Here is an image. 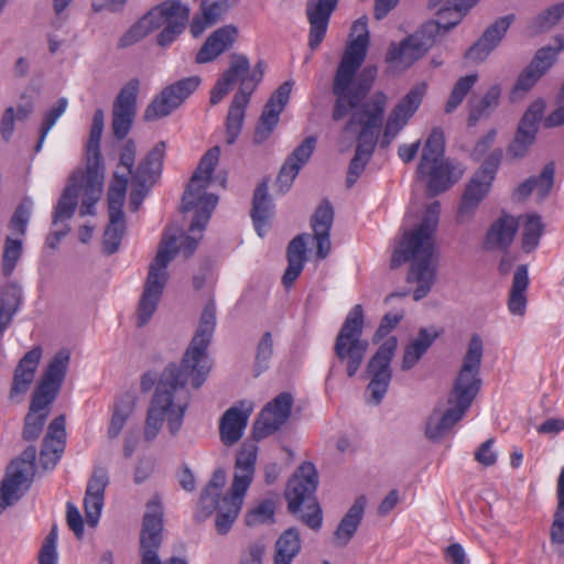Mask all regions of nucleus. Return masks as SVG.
Segmentation results:
<instances>
[{
	"mask_svg": "<svg viewBox=\"0 0 564 564\" xmlns=\"http://www.w3.org/2000/svg\"><path fill=\"white\" fill-rule=\"evenodd\" d=\"M216 327V305L209 301L200 315L199 325L184 352L181 365H169L159 379L155 393L148 409L144 438L153 441L166 421L172 435L181 430L191 394V384L198 389L206 381L213 362L207 352Z\"/></svg>",
	"mask_w": 564,
	"mask_h": 564,
	"instance_id": "1",
	"label": "nucleus"
},
{
	"mask_svg": "<svg viewBox=\"0 0 564 564\" xmlns=\"http://www.w3.org/2000/svg\"><path fill=\"white\" fill-rule=\"evenodd\" d=\"M367 21V17L364 15L354 22L350 33L354 37L348 42L334 76L333 94L336 100L332 116L335 121L358 109L357 106L368 94L377 74L375 67H366L357 75L369 45Z\"/></svg>",
	"mask_w": 564,
	"mask_h": 564,
	"instance_id": "2",
	"label": "nucleus"
},
{
	"mask_svg": "<svg viewBox=\"0 0 564 564\" xmlns=\"http://www.w3.org/2000/svg\"><path fill=\"white\" fill-rule=\"evenodd\" d=\"M482 354V339L478 334H474L469 339L462 366L448 394L449 408L444 412L434 410L427 419L425 427L427 438L437 440L444 436L463 419L471 405L482 384L480 378Z\"/></svg>",
	"mask_w": 564,
	"mask_h": 564,
	"instance_id": "3",
	"label": "nucleus"
},
{
	"mask_svg": "<svg viewBox=\"0 0 564 564\" xmlns=\"http://www.w3.org/2000/svg\"><path fill=\"white\" fill-rule=\"evenodd\" d=\"M440 213V202L429 204L419 226L405 236L401 245L403 259L411 261L408 282L415 284L414 301L426 297L437 279L440 254L435 237Z\"/></svg>",
	"mask_w": 564,
	"mask_h": 564,
	"instance_id": "4",
	"label": "nucleus"
},
{
	"mask_svg": "<svg viewBox=\"0 0 564 564\" xmlns=\"http://www.w3.org/2000/svg\"><path fill=\"white\" fill-rule=\"evenodd\" d=\"M205 228L206 226L202 229H195L192 231L191 225V234H184L181 236L180 246H177L176 236L169 234L164 235L159 246L156 256L149 267L144 290L139 302L137 316V325L139 327L148 324L156 311L158 304L167 282L169 263L173 260L178 251H181L185 258L191 257L197 249L198 243L203 238V231Z\"/></svg>",
	"mask_w": 564,
	"mask_h": 564,
	"instance_id": "5",
	"label": "nucleus"
},
{
	"mask_svg": "<svg viewBox=\"0 0 564 564\" xmlns=\"http://www.w3.org/2000/svg\"><path fill=\"white\" fill-rule=\"evenodd\" d=\"M386 102L387 97L383 94L375 95L352 112L345 127L347 132H358L356 152L350 161L346 178L348 187H351L364 172L378 142L383 123Z\"/></svg>",
	"mask_w": 564,
	"mask_h": 564,
	"instance_id": "6",
	"label": "nucleus"
},
{
	"mask_svg": "<svg viewBox=\"0 0 564 564\" xmlns=\"http://www.w3.org/2000/svg\"><path fill=\"white\" fill-rule=\"evenodd\" d=\"M70 360L67 349L58 350L47 367L35 388L30 404V411L25 416L23 438L26 441L36 440L43 431L50 413V406L57 398Z\"/></svg>",
	"mask_w": 564,
	"mask_h": 564,
	"instance_id": "7",
	"label": "nucleus"
},
{
	"mask_svg": "<svg viewBox=\"0 0 564 564\" xmlns=\"http://www.w3.org/2000/svg\"><path fill=\"white\" fill-rule=\"evenodd\" d=\"M445 135L441 128L432 129L416 169L417 177L425 183L429 196L440 195L457 183L465 167L458 161L444 156Z\"/></svg>",
	"mask_w": 564,
	"mask_h": 564,
	"instance_id": "8",
	"label": "nucleus"
},
{
	"mask_svg": "<svg viewBox=\"0 0 564 564\" xmlns=\"http://www.w3.org/2000/svg\"><path fill=\"white\" fill-rule=\"evenodd\" d=\"M189 12V7L181 0H165L152 8L121 36L119 47L131 46L162 26L156 41L160 46H167L184 31Z\"/></svg>",
	"mask_w": 564,
	"mask_h": 564,
	"instance_id": "9",
	"label": "nucleus"
},
{
	"mask_svg": "<svg viewBox=\"0 0 564 564\" xmlns=\"http://www.w3.org/2000/svg\"><path fill=\"white\" fill-rule=\"evenodd\" d=\"M257 456L258 447L254 443H243L237 454L231 492L221 497L215 509V525L221 535L229 532L241 510L245 495L254 476Z\"/></svg>",
	"mask_w": 564,
	"mask_h": 564,
	"instance_id": "10",
	"label": "nucleus"
},
{
	"mask_svg": "<svg viewBox=\"0 0 564 564\" xmlns=\"http://www.w3.org/2000/svg\"><path fill=\"white\" fill-rule=\"evenodd\" d=\"M220 148L218 145L213 147L203 155L183 194L182 212H195L192 220V231L207 226L217 206L218 196L208 193L207 188L212 182V176L218 164Z\"/></svg>",
	"mask_w": 564,
	"mask_h": 564,
	"instance_id": "11",
	"label": "nucleus"
},
{
	"mask_svg": "<svg viewBox=\"0 0 564 564\" xmlns=\"http://www.w3.org/2000/svg\"><path fill=\"white\" fill-rule=\"evenodd\" d=\"M137 145L131 139L127 140L120 150L119 165L131 175L130 208L135 212L149 194L151 187L161 175L165 143L158 142L145 158L134 169Z\"/></svg>",
	"mask_w": 564,
	"mask_h": 564,
	"instance_id": "12",
	"label": "nucleus"
},
{
	"mask_svg": "<svg viewBox=\"0 0 564 564\" xmlns=\"http://www.w3.org/2000/svg\"><path fill=\"white\" fill-rule=\"evenodd\" d=\"M104 124V111L97 109L93 117L89 139L86 145V169L82 175L85 189V198L80 209L82 215H95V205L102 193L105 167L100 152V140Z\"/></svg>",
	"mask_w": 564,
	"mask_h": 564,
	"instance_id": "13",
	"label": "nucleus"
},
{
	"mask_svg": "<svg viewBox=\"0 0 564 564\" xmlns=\"http://www.w3.org/2000/svg\"><path fill=\"white\" fill-rule=\"evenodd\" d=\"M264 68L265 64L263 61H259L251 69L250 62L246 55L232 54L229 67L217 79L210 91V104L213 106L218 105L237 83H239V88L234 96L242 95L245 100H250L253 91L263 78Z\"/></svg>",
	"mask_w": 564,
	"mask_h": 564,
	"instance_id": "14",
	"label": "nucleus"
},
{
	"mask_svg": "<svg viewBox=\"0 0 564 564\" xmlns=\"http://www.w3.org/2000/svg\"><path fill=\"white\" fill-rule=\"evenodd\" d=\"M364 329V311L356 304L348 313L335 340V355L346 366L348 377H354L366 354L368 341L361 338Z\"/></svg>",
	"mask_w": 564,
	"mask_h": 564,
	"instance_id": "15",
	"label": "nucleus"
},
{
	"mask_svg": "<svg viewBox=\"0 0 564 564\" xmlns=\"http://www.w3.org/2000/svg\"><path fill=\"white\" fill-rule=\"evenodd\" d=\"M318 484V476L315 466L310 463H303L289 480L285 498L288 500V509L295 513L303 505L313 509L312 513L303 517L305 523L314 530L322 525V511L316 503L315 491Z\"/></svg>",
	"mask_w": 564,
	"mask_h": 564,
	"instance_id": "16",
	"label": "nucleus"
},
{
	"mask_svg": "<svg viewBox=\"0 0 564 564\" xmlns=\"http://www.w3.org/2000/svg\"><path fill=\"white\" fill-rule=\"evenodd\" d=\"M36 447L28 446L11 462L0 487V513L17 502L30 488L35 473Z\"/></svg>",
	"mask_w": 564,
	"mask_h": 564,
	"instance_id": "17",
	"label": "nucleus"
},
{
	"mask_svg": "<svg viewBox=\"0 0 564 564\" xmlns=\"http://www.w3.org/2000/svg\"><path fill=\"white\" fill-rule=\"evenodd\" d=\"M163 506L159 496L152 497L145 505L140 534L141 564H188L185 560L172 557L161 563L158 550L162 542Z\"/></svg>",
	"mask_w": 564,
	"mask_h": 564,
	"instance_id": "18",
	"label": "nucleus"
},
{
	"mask_svg": "<svg viewBox=\"0 0 564 564\" xmlns=\"http://www.w3.org/2000/svg\"><path fill=\"white\" fill-rule=\"evenodd\" d=\"M441 32H443L442 22L432 20L403 39L398 45L390 43V68L392 65L406 68L421 59L434 45Z\"/></svg>",
	"mask_w": 564,
	"mask_h": 564,
	"instance_id": "19",
	"label": "nucleus"
},
{
	"mask_svg": "<svg viewBox=\"0 0 564 564\" xmlns=\"http://www.w3.org/2000/svg\"><path fill=\"white\" fill-rule=\"evenodd\" d=\"M199 76L182 78L164 87L144 112L147 121L167 117L177 109L200 85Z\"/></svg>",
	"mask_w": 564,
	"mask_h": 564,
	"instance_id": "20",
	"label": "nucleus"
},
{
	"mask_svg": "<svg viewBox=\"0 0 564 564\" xmlns=\"http://www.w3.org/2000/svg\"><path fill=\"white\" fill-rule=\"evenodd\" d=\"M545 110V101L542 98L530 104L519 121L513 140L507 149V153L513 159L523 158L529 148L534 143L539 130V123Z\"/></svg>",
	"mask_w": 564,
	"mask_h": 564,
	"instance_id": "21",
	"label": "nucleus"
},
{
	"mask_svg": "<svg viewBox=\"0 0 564 564\" xmlns=\"http://www.w3.org/2000/svg\"><path fill=\"white\" fill-rule=\"evenodd\" d=\"M140 82L138 78L130 79L119 91L112 109V133L116 139H124L132 127L137 113V97Z\"/></svg>",
	"mask_w": 564,
	"mask_h": 564,
	"instance_id": "22",
	"label": "nucleus"
},
{
	"mask_svg": "<svg viewBox=\"0 0 564 564\" xmlns=\"http://www.w3.org/2000/svg\"><path fill=\"white\" fill-rule=\"evenodd\" d=\"M293 405V397L289 392H282L259 413L253 425V436L262 440L275 433L289 420Z\"/></svg>",
	"mask_w": 564,
	"mask_h": 564,
	"instance_id": "23",
	"label": "nucleus"
},
{
	"mask_svg": "<svg viewBox=\"0 0 564 564\" xmlns=\"http://www.w3.org/2000/svg\"><path fill=\"white\" fill-rule=\"evenodd\" d=\"M293 83H282L265 102L259 122L254 129L253 141L261 144L267 141L280 121V116L290 100Z\"/></svg>",
	"mask_w": 564,
	"mask_h": 564,
	"instance_id": "24",
	"label": "nucleus"
},
{
	"mask_svg": "<svg viewBox=\"0 0 564 564\" xmlns=\"http://www.w3.org/2000/svg\"><path fill=\"white\" fill-rule=\"evenodd\" d=\"M365 377L369 383L365 391V402L378 405L388 392V341L380 344L377 352L370 358Z\"/></svg>",
	"mask_w": 564,
	"mask_h": 564,
	"instance_id": "25",
	"label": "nucleus"
},
{
	"mask_svg": "<svg viewBox=\"0 0 564 564\" xmlns=\"http://www.w3.org/2000/svg\"><path fill=\"white\" fill-rule=\"evenodd\" d=\"M252 411L253 403L249 400H241L225 411L219 421V435L224 445L232 446L241 440Z\"/></svg>",
	"mask_w": 564,
	"mask_h": 564,
	"instance_id": "26",
	"label": "nucleus"
},
{
	"mask_svg": "<svg viewBox=\"0 0 564 564\" xmlns=\"http://www.w3.org/2000/svg\"><path fill=\"white\" fill-rule=\"evenodd\" d=\"M514 20L516 15L513 13L498 18L484 31L478 41L467 50L465 57L474 62L485 61L499 45Z\"/></svg>",
	"mask_w": 564,
	"mask_h": 564,
	"instance_id": "27",
	"label": "nucleus"
},
{
	"mask_svg": "<svg viewBox=\"0 0 564 564\" xmlns=\"http://www.w3.org/2000/svg\"><path fill=\"white\" fill-rule=\"evenodd\" d=\"M109 485V475L106 468L95 467L87 482L84 497V510L87 523L95 527L100 518L105 505V491Z\"/></svg>",
	"mask_w": 564,
	"mask_h": 564,
	"instance_id": "28",
	"label": "nucleus"
},
{
	"mask_svg": "<svg viewBox=\"0 0 564 564\" xmlns=\"http://www.w3.org/2000/svg\"><path fill=\"white\" fill-rule=\"evenodd\" d=\"M338 0H307L306 17L310 23L308 46L316 50L323 42L332 13L336 9Z\"/></svg>",
	"mask_w": 564,
	"mask_h": 564,
	"instance_id": "29",
	"label": "nucleus"
},
{
	"mask_svg": "<svg viewBox=\"0 0 564 564\" xmlns=\"http://www.w3.org/2000/svg\"><path fill=\"white\" fill-rule=\"evenodd\" d=\"M65 417L59 415L48 425L40 452V463L44 469H53L65 449Z\"/></svg>",
	"mask_w": 564,
	"mask_h": 564,
	"instance_id": "30",
	"label": "nucleus"
},
{
	"mask_svg": "<svg viewBox=\"0 0 564 564\" xmlns=\"http://www.w3.org/2000/svg\"><path fill=\"white\" fill-rule=\"evenodd\" d=\"M316 139L305 138L288 156L276 178V185L282 193L288 192L302 166L310 160L315 149Z\"/></svg>",
	"mask_w": 564,
	"mask_h": 564,
	"instance_id": "31",
	"label": "nucleus"
},
{
	"mask_svg": "<svg viewBox=\"0 0 564 564\" xmlns=\"http://www.w3.org/2000/svg\"><path fill=\"white\" fill-rule=\"evenodd\" d=\"M84 174L83 171L78 170L75 171L68 181L67 186L64 188L55 208L53 212V219L52 224L53 226H57L59 223H64L68 219H70L76 210V207L78 205V197L82 195V202L85 198V189L83 186V178L82 175ZM83 206V203L80 204ZM82 207H79V210ZM82 215V213L79 212Z\"/></svg>",
	"mask_w": 564,
	"mask_h": 564,
	"instance_id": "32",
	"label": "nucleus"
},
{
	"mask_svg": "<svg viewBox=\"0 0 564 564\" xmlns=\"http://www.w3.org/2000/svg\"><path fill=\"white\" fill-rule=\"evenodd\" d=\"M334 223V209L328 200H324L312 216L311 226L316 242V257L325 259L332 249L330 229Z\"/></svg>",
	"mask_w": 564,
	"mask_h": 564,
	"instance_id": "33",
	"label": "nucleus"
},
{
	"mask_svg": "<svg viewBox=\"0 0 564 564\" xmlns=\"http://www.w3.org/2000/svg\"><path fill=\"white\" fill-rule=\"evenodd\" d=\"M41 357L42 348L41 346H35L20 359L13 372V380L10 390L11 399L28 392L34 380Z\"/></svg>",
	"mask_w": 564,
	"mask_h": 564,
	"instance_id": "34",
	"label": "nucleus"
},
{
	"mask_svg": "<svg viewBox=\"0 0 564 564\" xmlns=\"http://www.w3.org/2000/svg\"><path fill=\"white\" fill-rule=\"evenodd\" d=\"M491 185L492 184L481 180L480 177H477V175H473L463 192L460 204L458 206V224H464L473 217L479 204L488 195Z\"/></svg>",
	"mask_w": 564,
	"mask_h": 564,
	"instance_id": "35",
	"label": "nucleus"
},
{
	"mask_svg": "<svg viewBox=\"0 0 564 564\" xmlns=\"http://www.w3.org/2000/svg\"><path fill=\"white\" fill-rule=\"evenodd\" d=\"M237 29L234 25H225L213 32L196 54V62L205 64L214 61L235 42Z\"/></svg>",
	"mask_w": 564,
	"mask_h": 564,
	"instance_id": "36",
	"label": "nucleus"
},
{
	"mask_svg": "<svg viewBox=\"0 0 564 564\" xmlns=\"http://www.w3.org/2000/svg\"><path fill=\"white\" fill-rule=\"evenodd\" d=\"M238 0H202V17H195L191 23V33L199 36L206 28L218 22Z\"/></svg>",
	"mask_w": 564,
	"mask_h": 564,
	"instance_id": "37",
	"label": "nucleus"
},
{
	"mask_svg": "<svg viewBox=\"0 0 564 564\" xmlns=\"http://www.w3.org/2000/svg\"><path fill=\"white\" fill-rule=\"evenodd\" d=\"M423 91L411 89L390 112V141L405 127L422 102Z\"/></svg>",
	"mask_w": 564,
	"mask_h": 564,
	"instance_id": "38",
	"label": "nucleus"
},
{
	"mask_svg": "<svg viewBox=\"0 0 564 564\" xmlns=\"http://www.w3.org/2000/svg\"><path fill=\"white\" fill-rule=\"evenodd\" d=\"M308 238V234L297 235L288 246V267L282 276V282L285 288L292 286L303 271L306 261V246Z\"/></svg>",
	"mask_w": 564,
	"mask_h": 564,
	"instance_id": "39",
	"label": "nucleus"
},
{
	"mask_svg": "<svg viewBox=\"0 0 564 564\" xmlns=\"http://www.w3.org/2000/svg\"><path fill=\"white\" fill-rule=\"evenodd\" d=\"M273 215V204L268 194V183H260L253 194L251 218L254 229L260 237H263L270 225Z\"/></svg>",
	"mask_w": 564,
	"mask_h": 564,
	"instance_id": "40",
	"label": "nucleus"
},
{
	"mask_svg": "<svg viewBox=\"0 0 564 564\" xmlns=\"http://www.w3.org/2000/svg\"><path fill=\"white\" fill-rule=\"evenodd\" d=\"M518 226V220L514 217L509 215L501 216L488 230L485 241L486 247L488 249L495 247L507 249L513 241Z\"/></svg>",
	"mask_w": 564,
	"mask_h": 564,
	"instance_id": "41",
	"label": "nucleus"
},
{
	"mask_svg": "<svg viewBox=\"0 0 564 564\" xmlns=\"http://www.w3.org/2000/svg\"><path fill=\"white\" fill-rule=\"evenodd\" d=\"M529 283L528 265L520 264L514 271L509 292L508 308L511 314L519 316L524 315L528 303L525 292Z\"/></svg>",
	"mask_w": 564,
	"mask_h": 564,
	"instance_id": "42",
	"label": "nucleus"
},
{
	"mask_svg": "<svg viewBox=\"0 0 564 564\" xmlns=\"http://www.w3.org/2000/svg\"><path fill=\"white\" fill-rule=\"evenodd\" d=\"M501 87L495 84L489 87L481 98L469 100L468 126L474 127L482 118H488L499 106Z\"/></svg>",
	"mask_w": 564,
	"mask_h": 564,
	"instance_id": "43",
	"label": "nucleus"
},
{
	"mask_svg": "<svg viewBox=\"0 0 564 564\" xmlns=\"http://www.w3.org/2000/svg\"><path fill=\"white\" fill-rule=\"evenodd\" d=\"M365 506L366 498L361 496L357 498L354 505L348 509L335 531V541L337 545H346L354 536L362 519Z\"/></svg>",
	"mask_w": 564,
	"mask_h": 564,
	"instance_id": "44",
	"label": "nucleus"
},
{
	"mask_svg": "<svg viewBox=\"0 0 564 564\" xmlns=\"http://www.w3.org/2000/svg\"><path fill=\"white\" fill-rule=\"evenodd\" d=\"M440 336V332L434 327L421 328L416 338L410 341L404 350L402 369H411L432 346V344Z\"/></svg>",
	"mask_w": 564,
	"mask_h": 564,
	"instance_id": "45",
	"label": "nucleus"
},
{
	"mask_svg": "<svg viewBox=\"0 0 564 564\" xmlns=\"http://www.w3.org/2000/svg\"><path fill=\"white\" fill-rule=\"evenodd\" d=\"M440 336V332L434 327L421 328L416 338L410 341L404 350L402 369H411L432 346V344Z\"/></svg>",
	"mask_w": 564,
	"mask_h": 564,
	"instance_id": "46",
	"label": "nucleus"
},
{
	"mask_svg": "<svg viewBox=\"0 0 564 564\" xmlns=\"http://www.w3.org/2000/svg\"><path fill=\"white\" fill-rule=\"evenodd\" d=\"M440 336V332L434 327L421 328L416 338L410 341L404 350L402 369H411L432 346V344Z\"/></svg>",
	"mask_w": 564,
	"mask_h": 564,
	"instance_id": "47",
	"label": "nucleus"
},
{
	"mask_svg": "<svg viewBox=\"0 0 564 564\" xmlns=\"http://www.w3.org/2000/svg\"><path fill=\"white\" fill-rule=\"evenodd\" d=\"M250 100L234 96L226 117V143L231 145L238 139L245 122L246 109Z\"/></svg>",
	"mask_w": 564,
	"mask_h": 564,
	"instance_id": "48",
	"label": "nucleus"
},
{
	"mask_svg": "<svg viewBox=\"0 0 564 564\" xmlns=\"http://www.w3.org/2000/svg\"><path fill=\"white\" fill-rule=\"evenodd\" d=\"M301 551V538L295 528L285 530L275 542L274 564H291Z\"/></svg>",
	"mask_w": 564,
	"mask_h": 564,
	"instance_id": "49",
	"label": "nucleus"
},
{
	"mask_svg": "<svg viewBox=\"0 0 564 564\" xmlns=\"http://www.w3.org/2000/svg\"><path fill=\"white\" fill-rule=\"evenodd\" d=\"M226 482V474L223 469H217L214 471L209 482L202 491L198 507L203 511L204 516L212 514L216 507L217 501L221 500L220 491Z\"/></svg>",
	"mask_w": 564,
	"mask_h": 564,
	"instance_id": "50",
	"label": "nucleus"
},
{
	"mask_svg": "<svg viewBox=\"0 0 564 564\" xmlns=\"http://www.w3.org/2000/svg\"><path fill=\"white\" fill-rule=\"evenodd\" d=\"M564 17V1L555 3L534 17L528 24L531 35H539L550 31Z\"/></svg>",
	"mask_w": 564,
	"mask_h": 564,
	"instance_id": "51",
	"label": "nucleus"
},
{
	"mask_svg": "<svg viewBox=\"0 0 564 564\" xmlns=\"http://www.w3.org/2000/svg\"><path fill=\"white\" fill-rule=\"evenodd\" d=\"M555 46L546 45L536 51L529 65L538 70L542 76L552 67L558 53L564 50V36L557 34L554 36Z\"/></svg>",
	"mask_w": 564,
	"mask_h": 564,
	"instance_id": "52",
	"label": "nucleus"
},
{
	"mask_svg": "<svg viewBox=\"0 0 564 564\" xmlns=\"http://www.w3.org/2000/svg\"><path fill=\"white\" fill-rule=\"evenodd\" d=\"M67 107L68 99L66 97H61L54 105H52L44 112L43 120L40 127L39 140L34 148L35 153H39L42 150L47 134L50 133L51 129L55 126L57 120L65 113Z\"/></svg>",
	"mask_w": 564,
	"mask_h": 564,
	"instance_id": "53",
	"label": "nucleus"
},
{
	"mask_svg": "<svg viewBox=\"0 0 564 564\" xmlns=\"http://www.w3.org/2000/svg\"><path fill=\"white\" fill-rule=\"evenodd\" d=\"M135 404V397L127 394L116 403L108 427V436L116 438L122 431L128 417L132 414Z\"/></svg>",
	"mask_w": 564,
	"mask_h": 564,
	"instance_id": "54",
	"label": "nucleus"
},
{
	"mask_svg": "<svg viewBox=\"0 0 564 564\" xmlns=\"http://www.w3.org/2000/svg\"><path fill=\"white\" fill-rule=\"evenodd\" d=\"M126 231L124 216H109V224L104 232V251L108 256L118 251Z\"/></svg>",
	"mask_w": 564,
	"mask_h": 564,
	"instance_id": "55",
	"label": "nucleus"
},
{
	"mask_svg": "<svg viewBox=\"0 0 564 564\" xmlns=\"http://www.w3.org/2000/svg\"><path fill=\"white\" fill-rule=\"evenodd\" d=\"M544 231V224L540 215L531 214L527 216L522 232V249L530 253L536 249Z\"/></svg>",
	"mask_w": 564,
	"mask_h": 564,
	"instance_id": "56",
	"label": "nucleus"
},
{
	"mask_svg": "<svg viewBox=\"0 0 564 564\" xmlns=\"http://www.w3.org/2000/svg\"><path fill=\"white\" fill-rule=\"evenodd\" d=\"M478 75L470 74L460 77L454 85L445 105V112L451 113L458 108L473 86L477 83Z\"/></svg>",
	"mask_w": 564,
	"mask_h": 564,
	"instance_id": "57",
	"label": "nucleus"
},
{
	"mask_svg": "<svg viewBox=\"0 0 564 564\" xmlns=\"http://www.w3.org/2000/svg\"><path fill=\"white\" fill-rule=\"evenodd\" d=\"M33 199L31 197H24L21 203L17 206L11 220L10 229L17 234L24 236L26 232L28 224L30 221L33 210Z\"/></svg>",
	"mask_w": 564,
	"mask_h": 564,
	"instance_id": "58",
	"label": "nucleus"
},
{
	"mask_svg": "<svg viewBox=\"0 0 564 564\" xmlns=\"http://www.w3.org/2000/svg\"><path fill=\"white\" fill-rule=\"evenodd\" d=\"M22 253V241L7 237L4 242L2 271L6 276L11 275Z\"/></svg>",
	"mask_w": 564,
	"mask_h": 564,
	"instance_id": "59",
	"label": "nucleus"
},
{
	"mask_svg": "<svg viewBox=\"0 0 564 564\" xmlns=\"http://www.w3.org/2000/svg\"><path fill=\"white\" fill-rule=\"evenodd\" d=\"M274 510L275 506L273 500L265 499L247 513L246 524L248 527H254L261 523L272 522Z\"/></svg>",
	"mask_w": 564,
	"mask_h": 564,
	"instance_id": "60",
	"label": "nucleus"
},
{
	"mask_svg": "<svg viewBox=\"0 0 564 564\" xmlns=\"http://www.w3.org/2000/svg\"><path fill=\"white\" fill-rule=\"evenodd\" d=\"M542 77V75L528 65L518 76V79L511 90V100L521 97L522 94L528 93Z\"/></svg>",
	"mask_w": 564,
	"mask_h": 564,
	"instance_id": "61",
	"label": "nucleus"
},
{
	"mask_svg": "<svg viewBox=\"0 0 564 564\" xmlns=\"http://www.w3.org/2000/svg\"><path fill=\"white\" fill-rule=\"evenodd\" d=\"M503 156V151L500 148L495 149L490 152V154L485 159L481 166L474 173L477 177L492 184L497 171L501 164Z\"/></svg>",
	"mask_w": 564,
	"mask_h": 564,
	"instance_id": "62",
	"label": "nucleus"
},
{
	"mask_svg": "<svg viewBox=\"0 0 564 564\" xmlns=\"http://www.w3.org/2000/svg\"><path fill=\"white\" fill-rule=\"evenodd\" d=\"M273 355V339L270 332H265L260 339L256 354V375L259 376L269 368V360Z\"/></svg>",
	"mask_w": 564,
	"mask_h": 564,
	"instance_id": "63",
	"label": "nucleus"
},
{
	"mask_svg": "<svg viewBox=\"0 0 564 564\" xmlns=\"http://www.w3.org/2000/svg\"><path fill=\"white\" fill-rule=\"evenodd\" d=\"M550 540L553 545L564 546V501L557 500L550 528Z\"/></svg>",
	"mask_w": 564,
	"mask_h": 564,
	"instance_id": "64",
	"label": "nucleus"
}]
</instances>
